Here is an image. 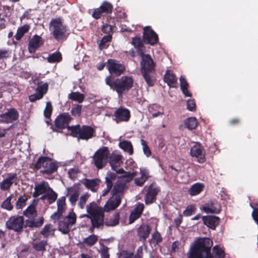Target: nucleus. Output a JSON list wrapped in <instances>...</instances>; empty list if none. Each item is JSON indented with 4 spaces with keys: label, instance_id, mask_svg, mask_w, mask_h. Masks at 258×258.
<instances>
[{
    "label": "nucleus",
    "instance_id": "nucleus-34",
    "mask_svg": "<svg viewBox=\"0 0 258 258\" xmlns=\"http://www.w3.org/2000/svg\"><path fill=\"white\" fill-rule=\"evenodd\" d=\"M44 222V218L43 217H39L37 220H26L25 221L26 225L30 228H38L41 226Z\"/></svg>",
    "mask_w": 258,
    "mask_h": 258
},
{
    "label": "nucleus",
    "instance_id": "nucleus-32",
    "mask_svg": "<svg viewBox=\"0 0 258 258\" xmlns=\"http://www.w3.org/2000/svg\"><path fill=\"white\" fill-rule=\"evenodd\" d=\"M204 185L203 183H196L194 184L188 190V193L191 196L199 195L204 189Z\"/></svg>",
    "mask_w": 258,
    "mask_h": 258
},
{
    "label": "nucleus",
    "instance_id": "nucleus-45",
    "mask_svg": "<svg viewBox=\"0 0 258 258\" xmlns=\"http://www.w3.org/2000/svg\"><path fill=\"white\" fill-rule=\"evenodd\" d=\"M69 98L80 103L84 101V95L78 92H73L69 95Z\"/></svg>",
    "mask_w": 258,
    "mask_h": 258
},
{
    "label": "nucleus",
    "instance_id": "nucleus-59",
    "mask_svg": "<svg viewBox=\"0 0 258 258\" xmlns=\"http://www.w3.org/2000/svg\"><path fill=\"white\" fill-rule=\"evenodd\" d=\"M196 208L192 205H189L186 207L185 210L183 212V215L186 217H189L192 215L195 212Z\"/></svg>",
    "mask_w": 258,
    "mask_h": 258
},
{
    "label": "nucleus",
    "instance_id": "nucleus-17",
    "mask_svg": "<svg viewBox=\"0 0 258 258\" xmlns=\"http://www.w3.org/2000/svg\"><path fill=\"white\" fill-rule=\"evenodd\" d=\"M155 63L149 54H146L141 61V72H154Z\"/></svg>",
    "mask_w": 258,
    "mask_h": 258
},
{
    "label": "nucleus",
    "instance_id": "nucleus-51",
    "mask_svg": "<svg viewBox=\"0 0 258 258\" xmlns=\"http://www.w3.org/2000/svg\"><path fill=\"white\" fill-rule=\"evenodd\" d=\"M48 88V84L45 83L42 85H39L35 91L39 95H42V97L43 98V96L47 93Z\"/></svg>",
    "mask_w": 258,
    "mask_h": 258
},
{
    "label": "nucleus",
    "instance_id": "nucleus-44",
    "mask_svg": "<svg viewBox=\"0 0 258 258\" xmlns=\"http://www.w3.org/2000/svg\"><path fill=\"white\" fill-rule=\"evenodd\" d=\"M116 175L114 172H109L105 177L106 187L111 189L113 186V182L116 179Z\"/></svg>",
    "mask_w": 258,
    "mask_h": 258
},
{
    "label": "nucleus",
    "instance_id": "nucleus-22",
    "mask_svg": "<svg viewBox=\"0 0 258 258\" xmlns=\"http://www.w3.org/2000/svg\"><path fill=\"white\" fill-rule=\"evenodd\" d=\"M202 210L206 213H219L221 210V206L216 201H211L210 203H207L203 206Z\"/></svg>",
    "mask_w": 258,
    "mask_h": 258
},
{
    "label": "nucleus",
    "instance_id": "nucleus-43",
    "mask_svg": "<svg viewBox=\"0 0 258 258\" xmlns=\"http://www.w3.org/2000/svg\"><path fill=\"white\" fill-rule=\"evenodd\" d=\"M184 126L189 130L195 129L198 124V121L195 117H189L184 120Z\"/></svg>",
    "mask_w": 258,
    "mask_h": 258
},
{
    "label": "nucleus",
    "instance_id": "nucleus-18",
    "mask_svg": "<svg viewBox=\"0 0 258 258\" xmlns=\"http://www.w3.org/2000/svg\"><path fill=\"white\" fill-rule=\"evenodd\" d=\"M114 116V120L116 123L122 121L126 122L131 118V113L128 109L120 107L115 111Z\"/></svg>",
    "mask_w": 258,
    "mask_h": 258
},
{
    "label": "nucleus",
    "instance_id": "nucleus-61",
    "mask_svg": "<svg viewBox=\"0 0 258 258\" xmlns=\"http://www.w3.org/2000/svg\"><path fill=\"white\" fill-rule=\"evenodd\" d=\"M100 253L102 258H109V248L107 246L102 245L100 248Z\"/></svg>",
    "mask_w": 258,
    "mask_h": 258
},
{
    "label": "nucleus",
    "instance_id": "nucleus-2",
    "mask_svg": "<svg viewBox=\"0 0 258 258\" xmlns=\"http://www.w3.org/2000/svg\"><path fill=\"white\" fill-rule=\"evenodd\" d=\"M105 83L111 89L121 95L128 92L133 87L134 79L132 77L127 76L115 79L113 76H109L106 78Z\"/></svg>",
    "mask_w": 258,
    "mask_h": 258
},
{
    "label": "nucleus",
    "instance_id": "nucleus-9",
    "mask_svg": "<svg viewBox=\"0 0 258 258\" xmlns=\"http://www.w3.org/2000/svg\"><path fill=\"white\" fill-rule=\"evenodd\" d=\"M112 5L106 1L103 2L100 6L93 11L92 16L95 19L98 20L110 15L113 11Z\"/></svg>",
    "mask_w": 258,
    "mask_h": 258
},
{
    "label": "nucleus",
    "instance_id": "nucleus-7",
    "mask_svg": "<svg viewBox=\"0 0 258 258\" xmlns=\"http://www.w3.org/2000/svg\"><path fill=\"white\" fill-rule=\"evenodd\" d=\"M34 167L37 170L43 167L45 169L41 170V172L42 174H50L57 170L58 165L55 162H52L50 157L41 156L35 163Z\"/></svg>",
    "mask_w": 258,
    "mask_h": 258
},
{
    "label": "nucleus",
    "instance_id": "nucleus-26",
    "mask_svg": "<svg viewBox=\"0 0 258 258\" xmlns=\"http://www.w3.org/2000/svg\"><path fill=\"white\" fill-rule=\"evenodd\" d=\"M101 180L99 178L88 179L84 178L83 179L82 183L85 187L90 189L92 192H96L99 187Z\"/></svg>",
    "mask_w": 258,
    "mask_h": 258
},
{
    "label": "nucleus",
    "instance_id": "nucleus-52",
    "mask_svg": "<svg viewBox=\"0 0 258 258\" xmlns=\"http://www.w3.org/2000/svg\"><path fill=\"white\" fill-rule=\"evenodd\" d=\"M47 194V200L49 204L53 203L57 198V194L50 187Z\"/></svg>",
    "mask_w": 258,
    "mask_h": 258
},
{
    "label": "nucleus",
    "instance_id": "nucleus-48",
    "mask_svg": "<svg viewBox=\"0 0 258 258\" xmlns=\"http://www.w3.org/2000/svg\"><path fill=\"white\" fill-rule=\"evenodd\" d=\"M28 200V198L26 195L21 196L19 198L16 204V208L17 209H23L26 204V201Z\"/></svg>",
    "mask_w": 258,
    "mask_h": 258
},
{
    "label": "nucleus",
    "instance_id": "nucleus-55",
    "mask_svg": "<svg viewBox=\"0 0 258 258\" xmlns=\"http://www.w3.org/2000/svg\"><path fill=\"white\" fill-rule=\"evenodd\" d=\"M63 218L66 219L68 222H69L73 225L76 223L77 215L73 211H72Z\"/></svg>",
    "mask_w": 258,
    "mask_h": 258
},
{
    "label": "nucleus",
    "instance_id": "nucleus-31",
    "mask_svg": "<svg viewBox=\"0 0 258 258\" xmlns=\"http://www.w3.org/2000/svg\"><path fill=\"white\" fill-rule=\"evenodd\" d=\"M68 191L71 194L69 198V201L72 206L76 205V202L78 200L80 195V190L78 188L70 187Z\"/></svg>",
    "mask_w": 258,
    "mask_h": 258
},
{
    "label": "nucleus",
    "instance_id": "nucleus-56",
    "mask_svg": "<svg viewBox=\"0 0 258 258\" xmlns=\"http://www.w3.org/2000/svg\"><path fill=\"white\" fill-rule=\"evenodd\" d=\"M115 27V26L111 25L107 23H104L102 26L101 31L103 33L107 35L111 34Z\"/></svg>",
    "mask_w": 258,
    "mask_h": 258
},
{
    "label": "nucleus",
    "instance_id": "nucleus-27",
    "mask_svg": "<svg viewBox=\"0 0 258 258\" xmlns=\"http://www.w3.org/2000/svg\"><path fill=\"white\" fill-rule=\"evenodd\" d=\"M119 258H143V248L142 246H140L137 249L135 254L133 252L128 251L126 250H122L119 255Z\"/></svg>",
    "mask_w": 258,
    "mask_h": 258
},
{
    "label": "nucleus",
    "instance_id": "nucleus-1",
    "mask_svg": "<svg viewBox=\"0 0 258 258\" xmlns=\"http://www.w3.org/2000/svg\"><path fill=\"white\" fill-rule=\"evenodd\" d=\"M213 241L209 238H199L196 240L190 248L188 258H224L225 252L218 245L213 248L211 252Z\"/></svg>",
    "mask_w": 258,
    "mask_h": 258
},
{
    "label": "nucleus",
    "instance_id": "nucleus-35",
    "mask_svg": "<svg viewBox=\"0 0 258 258\" xmlns=\"http://www.w3.org/2000/svg\"><path fill=\"white\" fill-rule=\"evenodd\" d=\"M52 227L50 224L45 225L40 231V233L46 238H47L50 235L53 236L54 235V229H53Z\"/></svg>",
    "mask_w": 258,
    "mask_h": 258
},
{
    "label": "nucleus",
    "instance_id": "nucleus-53",
    "mask_svg": "<svg viewBox=\"0 0 258 258\" xmlns=\"http://www.w3.org/2000/svg\"><path fill=\"white\" fill-rule=\"evenodd\" d=\"M66 198L62 197L57 201V210L63 213L66 209Z\"/></svg>",
    "mask_w": 258,
    "mask_h": 258
},
{
    "label": "nucleus",
    "instance_id": "nucleus-41",
    "mask_svg": "<svg viewBox=\"0 0 258 258\" xmlns=\"http://www.w3.org/2000/svg\"><path fill=\"white\" fill-rule=\"evenodd\" d=\"M30 29V26L28 24H25L24 25L18 28L17 33L15 35V38L17 40H20L24 35L28 32Z\"/></svg>",
    "mask_w": 258,
    "mask_h": 258
},
{
    "label": "nucleus",
    "instance_id": "nucleus-30",
    "mask_svg": "<svg viewBox=\"0 0 258 258\" xmlns=\"http://www.w3.org/2000/svg\"><path fill=\"white\" fill-rule=\"evenodd\" d=\"M72 226L73 225L72 224H70L69 222H68L66 219L63 218L62 220H60L58 221V229L63 234H66L70 232Z\"/></svg>",
    "mask_w": 258,
    "mask_h": 258
},
{
    "label": "nucleus",
    "instance_id": "nucleus-42",
    "mask_svg": "<svg viewBox=\"0 0 258 258\" xmlns=\"http://www.w3.org/2000/svg\"><path fill=\"white\" fill-rule=\"evenodd\" d=\"M119 147L128 152L130 155H132L134 153L133 147L130 141H124L119 143Z\"/></svg>",
    "mask_w": 258,
    "mask_h": 258
},
{
    "label": "nucleus",
    "instance_id": "nucleus-12",
    "mask_svg": "<svg viewBox=\"0 0 258 258\" xmlns=\"http://www.w3.org/2000/svg\"><path fill=\"white\" fill-rule=\"evenodd\" d=\"M71 120V116L68 114H61L59 115L55 119L54 127L51 124V128L53 131L58 132L59 130L64 129L66 127L68 128V126Z\"/></svg>",
    "mask_w": 258,
    "mask_h": 258
},
{
    "label": "nucleus",
    "instance_id": "nucleus-28",
    "mask_svg": "<svg viewBox=\"0 0 258 258\" xmlns=\"http://www.w3.org/2000/svg\"><path fill=\"white\" fill-rule=\"evenodd\" d=\"M108 159L112 169L116 170V168L120 166L122 156L121 155L117 154L114 152H113L111 154H110Z\"/></svg>",
    "mask_w": 258,
    "mask_h": 258
},
{
    "label": "nucleus",
    "instance_id": "nucleus-40",
    "mask_svg": "<svg viewBox=\"0 0 258 258\" xmlns=\"http://www.w3.org/2000/svg\"><path fill=\"white\" fill-rule=\"evenodd\" d=\"M146 82L149 87H152L156 82L155 78L151 76L153 72H141Z\"/></svg>",
    "mask_w": 258,
    "mask_h": 258
},
{
    "label": "nucleus",
    "instance_id": "nucleus-6",
    "mask_svg": "<svg viewBox=\"0 0 258 258\" xmlns=\"http://www.w3.org/2000/svg\"><path fill=\"white\" fill-rule=\"evenodd\" d=\"M125 174L119 177L115 183L111 191L112 195L120 196L121 198L123 197L124 190L127 188V184L133 180L135 175L131 172H126Z\"/></svg>",
    "mask_w": 258,
    "mask_h": 258
},
{
    "label": "nucleus",
    "instance_id": "nucleus-54",
    "mask_svg": "<svg viewBox=\"0 0 258 258\" xmlns=\"http://www.w3.org/2000/svg\"><path fill=\"white\" fill-rule=\"evenodd\" d=\"M24 216L28 217H34L36 215V210L33 206H29L23 212Z\"/></svg>",
    "mask_w": 258,
    "mask_h": 258
},
{
    "label": "nucleus",
    "instance_id": "nucleus-25",
    "mask_svg": "<svg viewBox=\"0 0 258 258\" xmlns=\"http://www.w3.org/2000/svg\"><path fill=\"white\" fill-rule=\"evenodd\" d=\"M50 187L47 182L43 181L40 183L35 184L34 191L33 193V197L35 198H38L40 195L48 191Z\"/></svg>",
    "mask_w": 258,
    "mask_h": 258
},
{
    "label": "nucleus",
    "instance_id": "nucleus-58",
    "mask_svg": "<svg viewBox=\"0 0 258 258\" xmlns=\"http://www.w3.org/2000/svg\"><path fill=\"white\" fill-rule=\"evenodd\" d=\"M141 145L143 146V150L145 155L148 157L151 155V151L146 141L143 139L141 140Z\"/></svg>",
    "mask_w": 258,
    "mask_h": 258
},
{
    "label": "nucleus",
    "instance_id": "nucleus-46",
    "mask_svg": "<svg viewBox=\"0 0 258 258\" xmlns=\"http://www.w3.org/2000/svg\"><path fill=\"white\" fill-rule=\"evenodd\" d=\"M13 199V195H10L5 200L2 205L1 208L7 211H11L13 209V205L11 203V200Z\"/></svg>",
    "mask_w": 258,
    "mask_h": 258
},
{
    "label": "nucleus",
    "instance_id": "nucleus-16",
    "mask_svg": "<svg viewBox=\"0 0 258 258\" xmlns=\"http://www.w3.org/2000/svg\"><path fill=\"white\" fill-rule=\"evenodd\" d=\"M18 181L16 173H8V176L0 182V188L3 191L9 190L13 184H17Z\"/></svg>",
    "mask_w": 258,
    "mask_h": 258
},
{
    "label": "nucleus",
    "instance_id": "nucleus-38",
    "mask_svg": "<svg viewBox=\"0 0 258 258\" xmlns=\"http://www.w3.org/2000/svg\"><path fill=\"white\" fill-rule=\"evenodd\" d=\"M163 240L162 237L160 233L156 229L155 231L152 234L151 238L149 239V242L155 246L158 245Z\"/></svg>",
    "mask_w": 258,
    "mask_h": 258
},
{
    "label": "nucleus",
    "instance_id": "nucleus-4",
    "mask_svg": "<svg viewBox=\"0 0 258 258\" xmlns=\"http://www.w3.org/2000/svg\"><path fill=\"white\" fill-rule=\"evenodd\" d=\"M87 212L88 214L85 216L90 219L91 222L89 231L93 232L95 228H102L104 225V211L102 207L95 202H92L87 207Z\"/></svg>",
    "mask_w": 258,
    "mask_h": 258
},
{
    "label": "nucleus",
    "instance_id": "nucleus-20",
    "mask_svg": "<svg viewBox=\"0 0 258 258\" xmlns=\"http://www.w3.org/2000/svg\"><path fill=\"white\" fill-rule=\"evenodd\" d=\"M44 44L42 38L38 35H34L29 41L28 49L30 53H34Z\"/></svg>",
    "mask_w": 258,
    "mask_h": 258
},
{
    "label": "nucleus",
    "instance_id": "nucleus-14",
    "mask_svg": "<svg viewBox=\"0 0 258 258\" xmlns=\"http://www.w3.org/2000/svg\"><path fill=\"white\" fill-rule=\"evenodd\" d=\"M160 191V188L154 183H152L148 188L145 197V202L146 205L152 204L156 199V196Z\"/></svg>",
    "mask_w": 258,
    "mask_h": 258
},
{
    "label": "nucleus",
    "instance_id": "nucleus-36",
    "mask_svg": "<svg viewBox=\"0 0 258 258\" xmlns=\"http://www.w3.org/2000/svg\"><path fill=\"white\" fill-rule=\"evenodd\" d=\"M62 59L61 53L58 51L50 54L47 58V61L49 63L59 62Z\"/></svg>",
    "mask_w": 258,
    "mask_h": 258
},
{
    "label": "nucleus",
    "instance_id": "nucleus-8",
    "mask_svg": "<svg viewBox=\"0 0 258 258\" xmlns=\"http://www.w3.org/2000/svg\"><path fill=\"white\" fill-rule=\"evenodd\" d=\"M109 155L110 151L107 147H102L98 149L93 156L94 164L96 167L98 169L104 167Z\"/></svg>",
    "mask_w": 258,
    "mask_h": 258
},
{
    "label": "nucleus",
    "instance_id": "nucleus-23",
    "mask_svg": "<svg viewBox=\"0 0 258 258\" xmlns=\"http://www.w3.org/2000/svg\"><path fill=\"white\" fill-rule=\"evenodd\" d=\"M151 226L147 224H142L137 229V235L140 240H145L149 237L151 231Z\"/></svg>",
    "mask_w": 258,
    "mask_h": 258
},
{
    "label": "nucleus",
    "instance_id": "nucleus-21",
    "mask_svg": "<svg viewBox=\"0 0 258 258\" xmlns=\"http://www.w3.org/2000/svg\"><path fill=\"white\" fill-rule=\"evenodd\" d=\"M121 199L120 196L112 195L105 204L104 208H102L104 212H109L117 208L121 203Z\"/></svg>",
    "mask_w": 258,
    "mask_h": 258
},
{
    "label": "nucleus",
    "instance_id": "nucleus-13",
    "mask_svg": "<svg viewBox=\"0 0 258 258\" xmlns=\"http://www.w3.org/2000/svg\"><path fill=\"white\" fill-rule=\"evenodd\" d=\"M143 40L145 43L154 45L158 42V35L150 27L146 26L144 28Z\"/></svg>",
    "mask_w": 258,
    "mask_h": 258
},
{
    "label": "nucleus",
    "instance_id": "nucleus-10",
    "mask_svg": "<svg viewBox=\"0 0 258 258\" xmlns=\"http://www.w3.org/2000/svg\"><path fill=\"white\" fill-rule=\"evenodd\" d=\"M24 219L21 216H11L6 223L7 228L18 233L22 232Z\"/></svg>",
    "mask_w": 258,
    "mask_h": 258
},
{
    "label": "nucleus",
    "instance_id": "nucleus-63",
    "mask_svg": "<svg viewBox=\"0 0 258 258\" xmlns=\"http://www.w3.org/2000/svg\"><path fill=\"white\" fill-rule=\"evenodd\" d=\"M144 208L145 206L143 203H138L136 204L135 208L133 209V211L135 213L139 214V215L141 216L144 210Z\"/></svg>",
    "mask_w": 258,
    "mask_h": 258
},
{
    "label": "nucleus",
    "instance_id": "nucleus-60",
    "mask_svg": "<svg viewBox=\"0 0 258 258\" xmlns=\"http://www.w3.org/2000/svg\"><path fill=\"white\" fill-rule=\"evenodd\" d=\"M89 197V195L88 194H85L82 195L80 198V201L78 203V206L81 209H83L87 201L88 200Z\"/></svg>",
    "mask_w": 258,
    "mask_h": 258
},
{
    "label": "nucleus",
    "instance_id": "nucleus-49",
    "mask_svg": "<svg viewBox=\"0 0 258 258\" xmlns=\"http://www.w3.org/2000/svg\"><path fill=\"white\" fill-rule=\"evenodd\" d=\"M112 35L109 34L103 37L100 41L99 44V48L100 50H103V49L107 48V45L106 44L112 40Z\"/></svg>",
    "mask_w": 258,
    "mask_h": 258
},
{
    "label": "nucleus",
    "instance_id": "nucleus-33",
    "mask_svg": "<svg viewBox=\"0 0 258 258\" xmlns=\"http://www.w3.org/2000/svg\"><path fill=\"white\" fill-rule=\"evenodd\" d=\"M119 212H116L112 218H107L105 221L104 220V224L107 227L115 226L119 223Z\"/></svg>",
    "mask_w": 258,
    "mask_h": 258
},
{
    "label": "nucleus",
    "instance_id": "nucleus-3",
    "mask_svg": "<svg viewBox=\"0 0 258 258\" xmlns=\"http://www.w3.org/2000/svg\"><path fill=\"white\" fill-rule=\"evenodd\" d=\"M49 28L53 38L57 41L67 40L70 34V30L64 23V19L61 17L52 18L49 22Z\"/></svg>",
    "mask_w": 258,
    "mask_h": 258
},
{
    "label": "nucleus",
    "instance_id": "nucleus-62",
    "mask_svg": "<svg viewBox=\"0 0 258 258\" xmlns=\"http://www.w3.org/2000/svg\"><path fill=\"white\" fill-rule=\"evenodd\" d=\"M82 105H76L74 107L72 108L71 113L74 116H80L81 113Z\"/></svg>",
    "mask_w": 258,
    "mask_h": 258
},
{
    "label": "nucleus",
    "instance_id": "nucleus-57",
    "mask_svg": "<svg viewBox=\"0 0 258 258\" xmlns=\"http://www.w3.org/2000/svg\"><path fill=\"white\" fill-rule=\"evenodd\" d=\"M52 111V107L50 102L46 103L45 108L44 110V115L47 118H50Z\"/></svg>",
    "mask_w": 258,
    "mask_h": 258
},
{
    "label": "nucleus",
    "instance_id": "nucleus-11",
    "mask_svg": "<svg viewBox=\"0 0 258 258\" xmlns=\"http://www.w3.org/2000/svg\"><path fill=\"white\" fill-rule=\"evenodd\" d=\"M106 66L110 74V76H111L113 75L119 76L123 74L125 71V66L114 59H108L106 63Z\"/></svg>",
    "mask_w": 258,
    "mask_h": 258
},
{
    "label": "nucleus",
    "instance_id": "nucleus-47",
    "mask_svg": "<svg viewBox=\"0 0 258 258\" xmlns=\"http://www.w3.org/2000/svg\"><path fill=\"white\" fill-rule=\"evenodd\" d=\"M141 176L140 177L136 178L134 180L135 184L139 186H143L148 178V176L145 171L141 170Z\"/></svg>",
    "mask_w": 258,
    "mask_h": 258
},
{
    "label": "nucleus",
    "instance_id": "nucleus-15",
    "mask_svg": "<svg viewBox=\"0 0 258 258\" xmlns=\"http://www.w3.org/2000/svg\"><path fill=\"white\" fill-rule=\"evenodd\" d=\"M204 149L200 143H196L190 149V153L192 157L197 158V161L203 163L206 161Z\"/></svg>",
    "mask_w": 258,
    "mask_h": 258
},
{
    "label": "nucleus",
    "instance_id": "nucleus-64",
    "mask_svg": "<svg viewBox=\"0 0 258 258\" xmlns=\"http://www.w3.org/2000/svg\"><path fill=\"white\" fill-rule=\"evenodd\" d=\"M141 216L139 215V214H138L137 213H135L133 211H132L129 216V224H132L134 223L136 220L138 219Z\"/></svg>",
    "mask_w": 258,
    "mask_h": 258
},
{
    "label": "nucleus",
    "instance_id": "nucleus-19",
    "mask_svg": "<svg viewBox=\"0 0 258 258\" xmlns=\"http://www.w3.org/2000/svg\"><path fill=\"white\" fill-rule=\"evenodd\" d=\"M19 114L16 109L11 108L7 111L0 115L1 121L5 123H12L17 120Z\"/></svg>",
    "mask_w": 258,
    "mask_h": 258
},
{
    "label": "nucleus",
    "instance_id": "nucleus-39",
    "mask_svg": "<svg viewBox=\"0 0 258 258\" xmlns=\"http://www.w3.org/2000/svg\"><path fill=\"white\" fill-rule=\"evenodd\" d=\"M180 88L183 94L186 97H191V94L188 91V84L185 78L183 76L180 77Z\"/></svg>",
    "mask_w": 258,
    "mask_h": 258
},
{
    "label": "nucleus",
    "instance_id": "nucleus-5",
    "mask_svg": "<svg viewBox=\"0 0 258 258\" xmlns=\"http://www.w3.org/2000/svg\"><path fill=\"white\" fill-rule=\"evenodd\" d=\"M68 130L71 131V135L79 140H88L96 136L95 130L88 125H80L69 126Z\"/></svg>",
    "mask_w": 258,
    "mask_h": 258
},
{
    "label": "nucleus",
    "instance_id": "nucleus-50",
    "mask_svg": "<svg viewBox=\"0 0 258 258\" xmlns=\"http://www.w3.org/2000/svg\"><path fill=\"white\" fill-rule=\"evenodd\" d=\"M98 241V236L94 234H92L87 238H85L83 242L88 246L94 245Z\"/></svg>",
    "mask_w": 258,
    "mask_h": 258
},
{
    "label": "nucleus",
    "instance_id": "nucleus-29",
    "mask_svg": "<svg viewBox=\"0 0 258 258\" xmlns=\"http://www.w3.org/2000/svg\"><path fill=\"white\" fill-rule=\"evenodd\" d=\"M164 81L166 83L169 87L177 88V79L174 74L171 73L170 71L167 70L164 76Z\"/></svg>",
    "mask_w": 258,
    "mask_h": 258
},
{
    "label": "nucleus",
    "instance_id": "nucleus-24",
    "mask_svg": "<svg viewBox=\"0 0 258 258\" xmlns=\"http://www.w3.org/2000/svg\"><path fill=\"white\" fill-rule=\"evenodd\" d=\"M202 218L204 224L213 230L216 229L220 221V218L216 216H204Z\"/></svg>",
    "mask_w": 258,
    "mask_h": 258
},
{
    "label": "nucleus",
    "instance_id": "nucleus-37",
    "mask_svg": "<svg viewBox=\"0 0 258 258\" xmlns=\"http://www.w3.org/2000/svg\"><path fill=\"white\" fill-rule=\"evenodd\" d=\"M48 244L47 240H42L32 243V247L37 251H46V246Z\"/></svg>",
    "mask_w": 258,
    "mask_h": 258
}]
</instances>
